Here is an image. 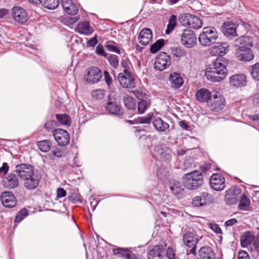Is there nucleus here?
Masks as SVG:
<instances>
[{
	"label": "nucleus",
	"mask_w": 259,
	"mask_h": 259,
	"mask_svg": "<svg viewBox=\"0 0 259 259\" xmlns=\"http://www.w3.org/2000/svg\"><path fill=\"white\" fill-rule=\"evenodd\" d=\"M203 182L202 173L198 170H194L186 174L183 177L184 185L189 190L197 189L202 185Z\"/></svg>",
	"instance_id": "f257e3e1"
},
{
	"label": "nucleus",
	"mask_w": 259,
	"mask_h": 259,
	"mask_svg": "<svg viewBox=\"0 0 259 259\" xmlns=\"http://www.w3.org/2000/svg\"><path fill=\"white\" fill-rule=\"evenodd\" d=\"M218 37V33L214 27H206L203 28L198 40L202 46L208 47L214 44Z\"/></svg>",
	"instance_id": "f03ea898"
},
{
	"label": "nucleus",
	"mask_w": 259,
	"mask_h": 259,
	"mask_svg": "<svg viewBox=\"0 0 259 259\" xmlns=\"http://www.w3.org/2000/svg\"><path fill=\"white\" fill-rule=\"evenodd\" d=\"M171 63L170 56L166 53L161 52L155 57L154 67L157 70L163 71L168 68Z\"/></svg>",
	"instance_id": "7ed1b4c3"
},
{
	"label": "nucleus",
	"mask_w": 259,
	"mask_h": 259,
	"mask_svg": "<svg viewBox=\"0 0 259 259\" xmlns=\"http://www.w3.org/2000/svg\"><path fill=\"white\" fill-rule=\"evenodd\" d=\"M180 36L181 44L186 48H192L197 44L196 35L193 30L185 29Z\"/></svg>",
	"instance_id": "20e7f679"
},
{
	"label": "nucleus",
	"mask_w": 259,
	"mask_h": 259,
	"mask_svg": "<svg viewBox=\"0 0 259 259\" xmlns=\"http://www.w3.org/2000/svg\"><path fill=\"white\" fill-rule=\"evenodd\" d=\"M181 20L182 25L194 29H198L202 26V22L199 17L190 14H185L181 17Z\"/></svg>",
	"instance_id": "39448f33"
},
{
	"label": "nucleus",
	"mask_w": 259,
	"mask_h": 259,
	"mask_svg": "<svg viewBox=\"0 0 259 259\" xmlns=\"http://www.w3.org/2000/svg\"><path fill=\"white\" fill-rule=\"evenodd\" d=\"M102 77L101 70L97 67H91L86 70L84 78L88 83H96Z\"/></svg>",
	"instance_id": "423d86ee"
},
{
	"label": "nucleus",
	"mask_w": 259,
	"mask_h": 259,
	"mask_svg": "<svg viewBox=\"0 0 259 259\" xmlns=\"http://www.w3.org/2000/svg\"><path fill=\"white\" fill-rule=\"evenodd\" d=\"M225 103L224 97L219 93L216 92L212 95L209 106L212 111L219 112L224 107Z\"/></svg>",
	"instance_id": "0eeeda50"
},
{
	"label": "nucleus",
	"mask_w": 259,
	"mask_h": 259,
	"mask_svg": "<svg viewBox=\"0 0 259 259\" xmlns=\"http://www.w3.org/2000/svg\"><path fill=\"white\" fill-rule=\"evenodd\" d=\"M53 136L60 146H65L69 143L70 136L65 130L61 128L56 129L53 131Z\"/></svg>",
	"instance_id": "6e6552de"
},
{
	"label": "nucleus",
	"mask_w": 259,
	"mask_h": 259,
	"mask_svg": "<svg viewBox=\"0 0 259 259\" xmlns=\"http://www.w3.org/2000/svg\"><path fill=\"white\" fill-rule=\"evenodd\" d=\"M241 193L240 188L237 187H232L226 192L225 202L230 205L236 204Z\"/></svg>",
	"instance_id": "1a4fd4ad"
},
{
	"label": "nucleus",
	"mask_w": 259,
	"mask_h": 259,
	"mask_svg": "<svg viewBox=\"0 0 259 259\" xmlns=\"http://www.w3.org/2000/svg\"><path fill=\"white\" fill-rule=\"evenodd\" d=\"M12 15L14 20L20 24L25 23L29 19L26 11L20 7H15L12 10Z\"/></svg>",
	"instance_id": "9d476101"
},
{
	"label": "nucleus",
	"mask_w": 259,
	"mask_h": 259,
	"mask_svg": "<svg viewBox=\"0 0 259 259\" xmlns=\"http://www.w3.org/2000/svg\"><path fill=\"white\" fill-rule=\"evenodd\" d=\"M209 183L213 190L220 191L225 187V179L220 174H214L210 179Z\"/></svg>",
	"instance_id": "9b49d317"
},
{
	"label": "nucleus",
	"mask_w": 259,
	"mask_h": 259,
	"mask_svg": "<svg viewBox=\"0 0 259 259\" xmlns=\"http://www.w3.org/2000/svg\"><path fill=\"white\" fill-rule=\"evenodd\" d=\"M15 171L20 178L25 180L33 176V168L29 164H19L16 166Z\"/></svg>",
	"instance_id": "f8f14e48"
},
{
	"label": "nucleus",
	"mask_w": 259,
	"mask_h": 259,
	"mask_svg": "<svg viewBox=\"0 0 259 259\" xmlns=\"http://www.w3.org/2000/svg\"><path fill=\"white\" fill-rule=\"evenodd\" d=\"M213 198L212 196L206 192H202L200 196L193 198L192 204L194 206L200 207L209 205L213 202Z\"/></svg>",
	"instance_id": "ddd939ff"
},
{
	"label": "nucleus",
	"mask_w": 259,
	"mask_h": 259,
	"mask_svg": "<svg viewBox=\"0 0 259 259\" xmlns=\"http://www.w3.org/2000/svg\"><path fill=\"white\" fill-rule=\"evenodd\" d=\"M118 79L120 84L124 88L133 89L136 87L133 74L119 73Z\"/></svg>",
	"instance_id": "4468645a"
},
{
	"label": "nucleus",
	"mask_w": 259,
	"mask_h": 259,
	"mask_svg": "<svg viewBox=\"0 0 259 259\" xmlns=\"http://www.w3.org/2000/svg\"><path fill=\"white\" fill-rule=\"evenodd\" d=\"M154 155L157 159L162 161H169L171 159L172 154L169 148L162 146L156 148Z\"/></svg>",
	"instance_id": "2eb2a0df"
},
{
	"label": "nucleus",
	"mask_w": 259,
	"mask_h": 259,
	"mask_svg": "<svg viewBox=\"0 0 259 259\" xmlns=\"http://www.w3.org/2000/svg\"><path fill=\"white\" fill-rule=\"evenodd\" d=\"M201 239V237H199L196 234L192 232H187L183 236L185 244L188 247L192 248V253H194V251L196 249V244Z\"/></svg>",
	"instance_id": "dca6fc26"
},
{
	"label": "nucleus",
	"mask_w": 259,
	"mask_h": 259,
	"mask_svg": "<svg viewBox=\"0 0 259 259\" xmlns=\"http://www.w3.org/2000/svg\"><path fill=\"white\" fill-rule=\"evenodd\" d=\"M235 56L236 58L241 61L249 62L254 57L253 51L251 49H236Z\"/></svg>",
	"instance_id": "f3484780"
},
{
	"label": "nucleus",
	"mask_w": 259,
	"mask_h": 259,
	"mask_svg": "<svg viewBox=\"0 0 259 259\" xmlns=\"http://www.w3.org/2000/svg\"><path fill=\"white\" fill-rule=\"evenodd\" d=\"M229 48L227 42H217L210 48L209 51L212 55L223 56L229 51Z\"/></svg>",
	"instance_id": "a211bd4d"
},
{
	"label": "nucleus",
	"mask_w": 259,
	"mask_h": 259,
	"mask_svg": "<svg viewBox=\"0 0 259 259\" xmlns=\"http://www.w3.org/2000/svg\"><path fill=\"white\" fill-rule=\"evenodd\" d=\"M205 75L208 80L212 82H219L226 77L223 73L218 72V70L212 67L206 69Z\"/></svg>",
	"instance_id": "6ab92c4d"
},
{
	"label": "nucleus",
	"mask_w": 259,
	"mask_h": 259,
	"mask_svg": "<svg viewBox=\"0 0 259 259\" xmlns=\"http://www.w3.org/2000/svg\"><path fill=\"white\" fill-rule=\"evenodd\" d=\"M230 85L232 87L240 88L247 83L246 77L243 74H237L230 78Z\"/></svg>",
	"instance_id": "aec40b11"
},
{
	"label": "nucleus",
	"mask_w": 259,
	"mask_h": 259,
	"mask_svg": "<svg viewBox=\"0 0 259 259\" xmlns=\"http://www.w3.org/2000/svg\"><path fill=\"white\" fill-rule=\"evenodd\" d=\"M1 199L3 205L6 207L12 208L16 205V200L14 195L10 192L2 193Z\"/></svg>",
	"instance_id": "412c9836"
},
{
	"label": "nucleus",
	"mask_w": 259,
	"mask_h": 259,
	"mask_svg": "<svg viewBox=\"0 0 259 259\" xmlns=\"http://www.w3.org/2000/svg\"><path fill=\"white\" fill-rule=\"evenodd\" d=\"M64 11L68 14L74 15L78 12V8L72 0H61Z\"/></svg>",
	"instance_id": "4be33fe9"
},
{
	"label": "nucleus",
	"mask_w": 259,
	"mask_h": 259,
	"mask_svg": "<svg viewBox=\"0 0 259 259\" xmlns=\"http://www.w3.org/2000/svg\"><path fill=\"white\" fill-rule=\"evenodd\" d=\"M3 183L5 187L8 189H14L18 186V178L16 175L10 174L3 179Z\"/></svg>",
	"instance_id": "5701e85b"
},
{
	"label": "nucleus",
	"mask_w": 259,
	"mask_h": 259,
	"mask_svg": "<svg viewBox=\"0 0 259 259\" xmlns=\"http://www.w3.org/2000/svg\"><path fill=\"white\" fill-rule=\"evenodd\" d=\"M138 38L140 44L147 45L152 38V31L149 28H144L141 31Z\"/></svg>",
	"instance_id": "b1692460"
},
{
	"label": "nucleus",
	"mask_w": 259,
	"mask_h": 259,
	"mask_svg": "<svg viewBox=\"0 0 259 259\" xmlns=\"http://www.w3.org/2000/svg\"><path fill=\"white\" fill-rule=\"evenodd\" d=\"M237 26L236 24L231 21L225 22L222 26V31L224 35L227 36H237Z\"/></svg>",
	"instance_id": "393cba45"
},
{
	"label": "nucleus",
	"mask_w": 259,
	"mask_h": 259,
	"mask_svg": "<svg viewBox=\"0 0 259 259\" xmlns=\"http://www.w3.org/2000/svg\"><path fill=\"white\" fill-rule=\"evenodd\" d=\"M235 46L237 49H251L253 46V41L251 37L249 36H241L237 38L235 41Z\"/></svg>",
	"instance_id": "a878e982"
},
{
	"label": "nucleus",
	"mask_w": 259,
	"mask_h": 259,
	"mask_svg": "<svg viewBox=\"0 0 259 259\" xmlns=\"http://www.w3.org/2000/svg\"><path fill=\"white\" fill-rule=\"evenodd\" d=\"M169 81L172 88L179 89L184 83L182 77L180 74L172 72L169 76Z\"/></svg>",
	"instance_id": "bb28decb"
},
{
	"label": "nucleus",
	"mask_w": 259,
	"mask_h": 259,
	"mask_svg": "<svg viewBox=\"0 0 259 259\" xmlns=\"http://www.w3.org/2000/svg\"><path fill=\"white\" fill-rule=\"evenodd\" d=\"M226 64V61L224 58H217L213 62L211 67L218 70V72L223 73V75L226 76L227 74Z\"/></svg>",
	"instance_id": "cd10ccee"
},
{
	"label": "nucleus",
	"mask_w": 259,
	"mask_h": 259,
	"mask_svg": "<svg viewBox=\"0 0 259 259\" xmlns=\"http://www.w3.org/2000/svg\"><path fill=\"white\" fill-rule=\"evenodd\" d=\"M76 30L77 32L87 35H90L93 32V29L91 27L90 23L88 21L79 22Z\"/></svg>",
	"instance_id": "c85d7f7f"
},
{
	"label": "nucleus",
	"mask_w": 259,
	"mask_h": 259,
	"mask_svg": "<svg viewBox=\"0 0 259 259\" xmlns=\"http://www.w3.org/2000/svg\"><path fill=\"white\" fill-rule=\"evenodd\" d=\"M199 259H214L215 253L211 248L203 246L199 251Z\"/></svg>",
	"instance_id": "c756f323"
},
{
	"label": "nucleus",
	"mask_w": 259,
	"mask_h": 259,
	"mask_svg": "<svg viewBox=\"0 0 259 259\" xmlns=\"http://www.w3.org/2000/svg\"><path fill=\"white\" fill-rule=\"evenodd\" d=\"M196 97L200 102H207L209 99H210L211 93L208 90L202 88L197 92Z\"/></svg>",
	"instance_id": "7c9ffc66"
},
{
	"label": "nucleus",
	"mask_w": 259,
	"mask_h": 259,
	"mask_svg": "<svg viewBox=\"0 0 259 259\" xmlns=\"http://www.w3.org/2000/svg\"><path fill=\"white\" fill-rule=\"evenodd\" d=\"M106 109L109 113L116 115H120L123 113L120 106L115 102H108L106 106Z\"/></svg>",
	"instance_id": "2f4dec72"
},
{
	"label": "nucleus",
	"mask_w": 259,
	"mask_h": 259,
	"mask_svg": "<svg viewBox=\"0 0 259 259\" xmlns=\"http://www.w3.org/2000/svg\"><path fill=\"white\" fill-rule=\"evenodd\" d=\"M164 250V248L161 245L154 246L149 250L148 257L149 259H155V258L160 257Z\"/></svg>",
	"instance_id": "473e14b6"
},
{
	"label": "nucleus",
	"mask_w": 259,
	"mask_h": 259,
	"mask_svg": "<svg viewBox=\"0 0 259 259\" xmlns=\"http://www.w3.org/2000/svg\"><path fill=\"white\" fill-rule=\"evenodd\" d=\"M153 124L157 131L159 132H164L169 127V124L164 121L161 118H156L153 122Z\"/></svg>",
	"instance_id": "72a5a7b5"
},
{
	"label": "nucleus",
	"mask_w": 259,
	"mask_h": 259,
	"mask_svg": "<svg viewBox=\"0 0 259 259\" xmlns=\"http://www.w3.org/2000/svg\"><path fill=\"white\" fill-rule=\"evenodd\" d=\"M253 240V236L250 232H245L241 237V244L242 247H247Z\"/></svg>",
	"instance_id": "f704fd0d"
},
{
	"label": "nucleus",
	"mask_w": 259,
	"mask_h": 259,
	"mask_svg": "<svg viewBox=\"0 0 259 259\" xmlns=\"http://www.w3.org/2000/svg\"><path fill=\"white\" fill-rule=\"evenodd\" d=\"M113 252L114 255H120L126 259H135V255L127 249L118 248L114 249Z\"/></svg>",
	"instance_id": "c9c22d12"
},
{
	"label": "nucleus",
	"mask_w": 259,
	"mask_h": 259,
	"mask_svg": "<svg viewBox=\"0 0 259 259\" xmlns=\"http://www.w3.org/2000/svg\"><path fill=\"white\" fill-rule=\"evenodd\" d=\"M250 199L245 194L242 195L238 205L239 209L241 210L249 211L250 209Z\"/></svg>",
	"instance_id": "e433bc0d"
},
{
	"label": "nucleus",
	"mask_w": 259,
	"mask_h": 259,
	"mask_svg": "<svg viewBox=\"0 0 259 259\" xmlns=\"http://www.w3.org/2000/svg\"><path fill=\"white\" fill-rule=\"evenodd\" d=\"M39 182V180L38 179L32 176L31 178L25 179L24 185L28 190H34L37 187Z\"/></svg>",
	"instance_id": "4c0bfd02"
},
{
	"label": "nucleus",
	"mask_w": 259,
	"mask_h": 259,
	"mask_svg": "<svg viewBox=\"0 0 259 259\" xmlns=\"http://www.w3.org/2000/svg\"><path fill=\"white\" fill-rule=\"evenodd\" d=\"M170 189L174 195L178 198H181L184 196V189L180 183L171 186Z\"/></svg>",
	"instance_id": "58836bf2"
},
{
	"label": "nucleus",
	"mask_w": 259,
	"mask_h": 259,
	"mask_svg": "<svg viewBox=\"0 0 259 259\" xmlns=\"http://www.w3.org/2000/svg\"><path fill=\"white\" fill-rule=\"evenodd\" d=\"M124 104L126 107L131 110H134L136 107V102L131 96H126L123 99Z\"/></svg>",
	"instance_id": "ea45409f"
},
{
	"label": "nucleus",
	"mask_w": 259,
	"mask_h": 259,
	"mask_svg": "<svg viewBox=\"0 0 259 259\" xmlns=\"http://www.w3.org/2000/svg\"><path fill=\"white\" fill-rule=\"evenodd\" d=\"M121 66L123 68V72L120 73L133 74L132 65L130 61L127 59H123L121 61Z\"/></svg>",
	"instance_id": "a19ab883"
},
{
	"label": "nucleus",
	"mask_w": 259,
	"mask_h": 259,
	"mask_svg": "<svg viewBox=\"0 0 259 259\" xmlns=\"http://www.w3.org/2000/svg\"><path fill=\"white\" fill-rule=\"evenodd\" d=\"M56 118L59 123L62 125L69 126L71 123V120L68 115L66 114H56Z\"/></svg>",
	"instance_id": "79ce46f5"
},
{
	"label": "nucleus",
	"mask_w": 259,
	"mask_h": 259,
	"mask_svg": "<svg viewBox=\"0 0 259 259\" xmlns=\"http://www.w3.org/2000/svg\"><path fill=\"white\" fill-rule=\"evenodd\" d=\"M172 56L177 58H182L186 55V51L181 47H174L171 49Z\"/></svg>",
	"instance_id": "37998d69"
},
{
	"label": "nucleus",
	"mask_w": 259,
	"mask_h": 259,
	"mask_svg": "<svg viewBox=\"0 0 259 259\" xmlns=\"http://www.w3.org/2000/svg\"><path fill=\"white\" fill-rule=\"evenodd\" d=\"M41 4L45 7L49 9H55L59 5V0H41Z\"/></svg>",
	"instance_id": "c03bdc74"
},
{
	"label": "nucleus",
	"mask_w": 259,
	"mask_h": 259,
	"mask_svg": "<svg viewBox=\"0 0 259 259\" xmlns=\"http://www.w3.org/2000/svg\"><path fill=\"white\" fill-rule=\"evenodd\" d=\"M37 145L39 149L43 152L49 151L51 147V142L49 140L39 141L37 142Z\"/></svg>",
	"instance_id": "a18cd8bd"
},
{
	"label": "nucleus",
	"mask_w": 259,
	"mask_h": 259,
	"mask_svg": "<svg viewBox=\"0 0 259 259\" xmlns=\"http://www.w3.org/2000/svg\"><path fill=\"white\" fill-rule=\"evenodd\" d=\"M177 17L175 15H172L170 17L167 26V29L165 30V33L169 34L172 31L176 25Z\"/></svg>",
	"instance_id": "49530a36"
},
{
	"label": "nucleus",
	"mask_w": 259,
	"mask_h": 259,
	"mask_svg": "<svg viewBox=\"0 0 259 259\" xmlns=\"http://www.w3.org/2000/svg\"><path fill=\"white\" fill-rule=\"evenodd\" d=\"M164 45L163 40L162 39H158L154 44L150 47V51L152 54L158 52Z\"/></svg>",
	"instance_id": "de8ad7c7"
},
{
	"label": "nucleus",
	"mask_w": 259,
	"mask_h": 259,
	"mask_svg": "<svg viewBox=\"0 0 259 259\" xmlns=\"http://www.w3.org/2000/svg\"><path fill=\"white\" fill-rule=\"evenodd\" d=\"M251 75L254 80L259 81V63L252 66Z\"/></svg>",
	"instance_id": "09e8293b"
},
{
	"label": "nucleus",
	"mask_w": 259,
	"mask_h": 259,
	"mask_svg": "<svg viewBox=\"0 0 259 259\" xmlns=\"http://www.w3.org/2000/svg\"><path fill=\"white\" fill-rule=\"evenodd\" d=\"M105 93L103 90L97 89L92 91V97L96 100L102 99L105 96Z\"/></svg>",
	"instance_id": "8fccbe9b"
},
{
	"label": "nucleus",
	"mask_w": 259,
	"mask_h": 259,
	"mask_svg": "<svg viewBox=\"0 0 259 259\" xmlns=\"http://www.w3.org/2000/svg\"><path fill=\"white\" fill-rule=\"evenodd\" d=\"M250 251L253 255L259 254V234L253 242L252 247H250Z\"/></svg>",
	"instance_id": "3c124183"
},
{
	"label": "nucleus",
	"mask_w": 259,
	"mask_h": 259,
	"mask_svg": "<svg viewBox=\"0 0 259 259\" xmlns=\"http://www.w3.org/2000/svg\"><path fill=\"white\" fill-rule=\"evenodd\" d=\"M153 116V114L152 113H149L144 117H139L138 122L140 123L149 124L151 122Z\"/></svg>",
	"instance_id": "603ef678"
},
{
	"label": "nucleus",
	"mask_w": 259,
	"mask_h": 259,
	"mask_svg": "<svg viewBox=\"0 0 259 259\" xmlns=\"http://www.w3.org/2000/svg\"><path fill=\"white\" fill-rule=\"evenodd\" d=\"M147 108V103L144 100H141L138 103V110L140 113H143Z\"/></svg>",
	"instance_id": "864d4df0"
},
{
	"label": "nucleus",
	"mask_w": 259,
	"mask_h": 259,
	"mask_svg": "<svg viewBox=\"0 0 259 259\" xmlns=\"http://www.w3.org/2000/svg\"><path fill=\"white\" fill-rule=\"evenodd\" d=\"M108 61L114 68H116L118 65V57L116 55H110L108 58Z\"/></svg>",
	"instance_id": "5fc2aeb1"
},
{
	"label": "nucleus",
	"mask_w": 259,
	"mask_h": 259,
	"mask_svg": "<svg viewBox=\"0 0 259 259\" xmlns=\"http://www.w3.org/2000/svg\"><path fill=\"white\" fill-rule=\"evenodd\" d=\"M209 227L214 232L218 234H222V230L218 224L215 223H210Z\"/></svg>",
	"instance_id": "6e6d98bb"
},
{
	"label": "nucleus",
	"mask_w": 259,
	"mask_h": 259,
	"mask_svg": "<svg viewBox=\"0 0 259 259\" xmlns=\"http://www.w3.org/2000/svg\"><path fill=\"white\" fill-rule=\"evenodd\" d=\"M104 75L105 80L107 85L108 86V87H109L112 83V78L110 76L109 73L106 71H104Z\"/></svg>",
	"instance_id": "4d7b16f0"
},
{
	"label": "nucleus",
	"mask_w": 259,
	"mask_h": 259,
	"mask_svg": "<svg viewBox=\"0 0 259 259\" xmlns=\"http://www.w3.org/2000/svg\"><path fill=\"white\" fill-rule=\"evenodd\" d=\"M238 259H250V257L247 252L242 250L238 253Z\"/></svg>",
	"instance_id": "13d9d810"
},
{
	"label": "nucleus",
	"mask_w": 259,
	"mask_h": 259,
	"mask_svg": "<svg viewBox=\"0 0 259 259\" xmlns=\"http://www.w3.org/2000/svg\"><path fill=\"white\" fill-rule=\"evenodd\" d=\"M66 195V191L62 188H59L57 190V196L58 198L64 197Z\"/></svg>",
	"instance_id": "bf43d9fd"
},
{
	"label": "nucleus",
	"mask_w": 259,
	"mask_h": 259,
	"mask_svg": "<svg viewBox=\"0 0 259 259\" xmlns=\"http://www.w3.org/2000/svg\"><path fill=\"white\" fill-rule=\"evenodd\" d=\"M55 124V121L53 120L49 121L45 124V127L48 131H50L53 128Z\"/></svg>",
	"instance_id": "052dcab7"
},
{
	"label": "nucleus",
	"mask_w": 259,
	"mask_h": 259,
	"mask_svg": "<svg viewBox=\"0 0 259 259\" xmlns=\"http://www.w3.org/2000/svg\"><path fill=\"white\" fill-rule=\"evenodd\" d=\"M9 166L6 162H4L3 164V166L0 167V172H3L4 174H6L9 170Z\"/></svg>",
	"instance_id": "680f3d73"
},
{
	"label": "nucleus",
	"mask_w": 259,
	"mask_h": 259,
	"mask_svg": "<svg viewBox=\"0 0 259 259\" xmlns=\"http://www.w3.org/2000/svg\"><path fill=\"white\" fill-rule=\"evenodd\" d=\"M98 42L97 37L95 36L93 38L90 39L88 41V46L90 47H94Z\"/></svg>",
	"instance_id": "e2e57ef3"
},
{
	"label": "nucleus",
	"mask_w": 259,
	"mask_h": 259,
	"mask_svg": "<svg viewBox=\"0 0 259 259\" xmlns=\"http://www.w3.org/2000/svg\"><path fill=\"white\" fill-rule=\"evenodd\" d=\"M96 53L101 56H106V53L102 46H98L96 48Z\"/></svg>",
	"instance_id": "0e129e2a"
},
{
	"label": "nucleus",
	"mask_w": 259,
	"mask_h": 259,
	"mask_svg": "<svg viewBox=\"0 0 259 259\" xmlns=\"http://www.w3.org/2000/svg\"><path fill=\"white\" fill-rule=\"evenodd\" d=\"M166 255L169 259H175V254L171 248H168L166 251Z\"/></svg>",
	"instance_id": "69168bd1"
},
{
	"label": "nucleus",
	"mask_w": 259,
	"mask_h": 259,
	"mask_svg": "<svg viewBox=\"0 0 259 259\" xmlns=\"http://www.w3.org/2000/svg\"><path fill=\"white\" fill-rule=\"evenodd\" d=\"M22 214L23 216V218L24 219L25 217H26L28 214V211L27 209L25 208L22 209L18 213H17V219L19 217V215Z\"/></svg>",
	"instance_id": "338daca9"
},
{
	"label": "nucleus",
	"mask_w": 259,
	"mask_h": 259,
	"mask_svg": "<svg viewBox=\"0 0 259 259\" xmlns=\"http://www.w3.org/2000/svg\"><path fill=\"white\" fill-rule=\"evenodd\" d=\"M237 221L236 219L233 218L230 219L226 222L225 225L226 226H232L237 223Z\"/></svg>",
	"instance_id": "774afa93"
}]
</instances>
